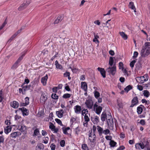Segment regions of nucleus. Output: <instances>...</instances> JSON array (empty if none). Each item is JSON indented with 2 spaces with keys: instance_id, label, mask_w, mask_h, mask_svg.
Segmentation results:
<instances>
[{
  "instance_id": "f257e3e1",
  "label": "nucleus",
  "mask_w": 150,
  "mask_h": 150,
  "mask_svg": "<svg viewBox=\"0 0 150 150\" xmlns=\"http://www.w3.org/2000/svg\"><path fill=\"white\" fill-rule=\"evenodd\" d=\"M97 129L98 132L99 134L101 135L102 134H104L105 135L110 134V131L108 129L103 130V128L99 126H97Z\"/></svg>"
},
{
  "instance_id": "f03ea898",
  "label": "nucleus",
  "mask_w": 150,
  "mask_h": 150,
  "mask_svg": "<svg viewBox=\"0 0 150 150\" xmlns=\"http://www.w3.org/2000/svg\"><path fill=\"white\" fill-rule=\"evenodd\" d=\"M107 123L108 128L112 129L113 127V121L111 115H108L107 118Z\"/></svg>"
},
{
  "instance_id": "7ed1b4c3",
  "label": "nucleus",
  "mask_w": 150,
  "mask_h": 150,
  "mask_svg": "<svg viewBox=\"0 0 150 150\" xmlns=\"http://www.w3.org/2000/svg\"><path fill=\"white\" fill-rule=\"evenodd\" d=\"M106 71L109 74L114 75L116 71V66L115 64L114 65L113 67H109L106 69Z\"/></svg>"
},
{
  "instance_id": "20e7f679",
  "label": "nucleus",
  "mask_w": 150,
  "mask_h": 150,
  "mask_svg": "<svg viewBox=\"0 0 150 150\" xmlns=\"http://www.w3.org/2000/svg\"><path fill=\"white\" fill-rule=\"evenodd\" d=\"M95 109L96 113L98 115H99L102 110L103 108L101 106H98V103L96 102L94 105V109Z\"/></svg>"
},
{
  "instance_id": "39448f33",
  "label": "nucleus",
  "mask_w": 150,
  "mask_h": 150,
  "mask_svg": "<svg viewBox=\"0 0 150 150\" xmlns=\"http://www.w3.org/2000/svg\"><path fill=\"white\" fill-rule=\"evenodd\" d=\"M47 98V94L46 92H42L40 98L41 103H44Z\"/></svg>"
},
{
  "instance_id": "423d86ee",
  "label": "nucleus",
  "mask_w": 150,
  "mask_h": 150,
  "mask_svg": "<svg viewBox=\"0 0 150 150\" xmlns=\"http://www.w3.org/2000/svg\"><path fill=\"white\" fill-rule=\"evenodd\" d=\"M17 111H21L23 115L24 116H27L28 115L29 111L25 108L23 107L22 108H19L16 112Z\"/></svg>"
},
{
  "instance_id": "0eeeda50",
  "label": "nucleus",
  "mask_w": 150,
  "mask_h": 150,
  "mask_svg": "<svg viewBox=\"0 0 150 150\" xmlns=\"http://www.w3.org/2000/svg\"><path fill=\"white\" fill-rule=\"evenodd\" d=\"M21 87L22 88H19V93H22L23 95L25 94L26 91L29 90L27 88L28 86H24V85L22 84L21 86Z\"/></svg>"
},
{
  "instance_id": "6e6552de",
  "label": "nucleus",
  "mask_w": 150,
  "mask_h": 150,
  "mask_svg": "<svg viewBox=\"0 0 150 150\" xmlns=\"http://www.w3.org/2000/svg\"><path fill=\"white\" fill-rule=\"evenodd\" d=\"M138 103L139 101L137 97V96L134 97L132 100L131 104L130 107L131 108L133 107L134 106L138 104Z\"/></svg>"
},
{
  "instance_id": "1a4fd4ad",
  "label": "nucleus",
  "mask_w": 150,
  "mask_h": 150,
  "mask_svg": "<svg viewBox=\"0 0 150 150\" xmlns=\"http://www.w3.org/2000/svg\"><path fill=\"white\" fill-rule=\"evenodd\" d=\"M145 49L146 50V54L148 55L150 54V42H146L144 44V47Z\"/></svg>"
},
{
  "instance_id": "9d476101",
  "label": "nucleus",
  "mask_w": 150,
  "mask_h": 150,
  "mask_svg": "<svg viewBox=\"0 0 150 150\" xmlns=\"http://www.w3.org/2000/svg\"><path fill=\"white\" fill-rule=\"evenodd\" d=\"M85 104L88 108L89 109L92 108L93 105L92 100L90 99L87 100H86Z\"/></svg>"
},
{
  "instance_id": "9b49d317",
  "label": "nucleus",
  "mask_w": 150,
  "mask_h": 150,
  "mask_svg": "<svg viewBox=\"0 0 150 150\" xmlns=\"http://www.w3.org/2000/svg\"><path fill=\"white\" fill-rule=\"evenodd\" d=\"M18 129L19 130L21 131L23 134H25L27 133V127L24 125L19 126L18 127Z\"/></svg>"
},
{
  "instance_id": "f8f14e48",
  "label": "nucleus",
  "mask_w": 150,
  "mask_h": 150,
  "mask_svg": "<svg viewBox=\"0 0 150 150\" xmlns=\"http://www.w3.org/2000/svg\"><path fill=\"white\" fill-rule=\"evenodd\" d=\"M29 98L28 97H26L25 98V103L21 102L20 103V104L21 105V106H26L27 105H29Z\"/></svg>"
},
{
  "instance_id": "ddd939ff",
  "label": "nucleus",
  "mask_w": 150,
  "mask_h": 150,
  "mask_svg": "<svg viewBox=\"0 0 150 150\" xmlns=\"http://www.w3.org/2000/svg\"><path fill=\"white\" fill-rule=\"evenodd\" d=\"M98 71L100 72V73L104 78L106 77V71L103 68L98 67L97 68Z\"/></svg>"
},
{
  "instance_id": "4468645a",
  "label": "nucleus",
  "mask_w": 150,
  "mask_h": 150,
  "mask_svg": "<svg viewBox=\"0 0 150 150\" xmlns=\"http://www.w3.org/2000/svg\"><path fill=\"white\" fill-rule=\"evenodd\" d=\"M11 107L15 109H16L19 106V103L18 102L16 101H13L10 103Z\"/></svg>"
},
{
  "instance_id": "2eb2a0df",
  "label": "nucleus",
  "mask_w": 150,
  "mask_h": 150,
  "mask_svg": "<svg viewBox=\"0 0 150 150\" xmlns=\"http://www.w3.org/2000/svg\"><path fill=\"white\" fill-rule=\"evenodd\" d=\"M74 134L76 136L78 137L81 132V128L79 126L75 128L74 131Z\"/></svg>"
},
{
  "instance_id": "dca6fc26",
  "label": "nucleus",
  "mask_w": 150,
  "mask_h": 150,
  "mask_svg": "<svg viewBox=\"0 0 150 150\" xmlns=\"http://www.w3.org/2000/svg\"><path fill=\"white\" fill-rule=\"evenodd\" d=\"M48 78V75L46 74L45 76L43 77L41 79V83L43 86H45L47 84V81Z\"/></svg>"
},
{
  "instance_id": "f3484780",
  "label": "nucleus",
  "mask_w": 150,
  "mask_h": 150,
  "mask_svg": "<svg viewBox=\"0 0 150 150\" xmlns=\"http://www.w3.org/2000/svg\"><path fill=\"white\" fill-rule=\"evenodd\" d=\"M75 112L76 114H79L81 113V107L79 105H77L74 107Z\"/></svg>"
},
{
  "instance_id": "a211bd4d",
  "label": "nucleus",
  "mask_w": 150,
  "mask_h": 150,
  "mask_svg": "<svg viewBox=\"0 0 150 150\" xmlns=\"http://www.w3.org/2000/svg\"><path fill=\"white\" fill-rule=\"evenodd\" d=\"M92 134L91 132L90 133L88 139L89 140H90L91 142L93 143H94L96 141L95 138L96 137V136L95 135V132H93V139H91V138H92Z\"/></svg>"
},
{
  "instance_id": "6ab92c4d",
  "label": "nucleus",
  "mask_w": 150,
  "mask_h": 150,
  "mask_svg": "<svg viewBox=\"0 0 150 150\" xmlns=\"http://www.w3.org/2000/svg\"><path fill=\"white\" fill-rule=\"evenodd\" d=\"M81 88L85 91H87L88 86L87 83L86 82L83 81L81 82Z\"/></svg>"
},
{
  "instance_id": "aec40b11",
  "label": "nucleus",
  "mask_w": 150,
  "mask_h": 150,
  "mask_svg": "<svg viewBox=\"0 0 150 150\" xmlns=\"http://www.w3.org/2000/svg\"><path fill=\"white\" fill-rule=\"evenodd\" d=\"M91 120L94 124H97L99 122V118L97 116H96L94 117H91Z\"/></svg>"
},
{
  "instance_id": "412c9836",
  "label": "nucleus",
  "mask_w": 150,
  "mask_h": 150,
  "mask_svg": "<svg viewBox=\"0 0 150 150\" xmlns=\"http://www.w3.org/2000/svg\"><path fill=\"white\" fill-rule=\"evenodd\" d=\"M64 112L62 109H61L59 110L56 112V113L57 116L59 118L63 117Z\"/></svg>"
},
{
  "instance_id": "4be33fe9",
  "label": "nucleus",
  "mask_w": 150,
  "mask_h": 150,
  "mask_svg": "<svg viewBox=\"0 0 150 150\" xmlns=\"http://www.w3.org/2000/svg\"><path fill=\"white\" fill-rule=\"evenodd\" d=\"M137 80H140L139 82L141 83H143L145 81H147L148 79H146L144 76L140 77H138L137 78Z\"/></svg>"
},
{
  "instance_id": "5701e85b",
  "label": "nucleus",
  "mask_w": 150,
  "mask_h": 150,
  "mask_svg": "<svg viewBox=\"0 0 150 150\" xmlns=\"http://www.w3.org/2000/svg\"><path fill=\"white\" fill-rule=\"evenodd\" d=\"M12 129L11 126H7L4 129V132L6 134H8L9 132H10Z\"/></svg>"
},
{
  "instance_id": "b1692460",
  "label": "nucleus",
  "mask_w": 150,
  "mask_h": 150,
  "mask_svg": "<svg viewBox=\"0 0 150 150\" xmlns=\"http://www.w3.org/2000/svg\"><path fill=\"white\" fill-rule=\"evenodd\" d=\"M142 107L144 108V107L143 105H140V106L137 107V112L138 114H141L142 112L143 108Z\"/></svg>"
},
{
  "instance_id": "393cba45",
  "label": "nucleus",
  "mask_w": 150,
  "mask_h": 150,
  "mask_svg": "<svg viewBox=\"0 0 150 150\" xmlns=\"http://www.w3.org/2000/svg\"><path fill=\"white\" fill-rule=\"evenodd\" d=\"M128 6L129 8L132 9V10H133L134 12H136V8L133 2L130 1L129 3Z\"/></svg>"
},
{
  "instance_id": "a878e982",
  "label": "nucleus",
  "mask_w": 150,
  "mask_h": 150,
  "mask_svg": "<svg viewBox=\"0 0 150 150\" xmlns=\"http://www.w3.org/2000/svg\"><path fill=\"white\" fill-rule=\"evenodd\" d=\"M19 63L16 61L11 67V69L14 70L16 69L19 66Z\"/></svg>"
},
{
  "instance_id": "bb28decb",
  "label": "nucleus",
  "mask_w": 150,
  "mask_h": 150,
  "mask_svg": "<svg viewBox=\"0 0 150 150\" xmlns=\"http://www.w3.org/2000/svg\"><path fill=\"white\" fill-rule=\"evenodd\" d=\"M55 65L57 69L62 70L63 69L62 66L58 63V61L56 60L55 61Z\"/></svg>"
},
{
  "instance_id": "cd10ccee",
  "label": "nucleus",
  "mask_w": 150,
  "mask_h": 150,
  "mask_svg": "<svg viewBox=\"0 0 150 150\" xmlns=\"http://www.w3.org/2000/svg\"><path fill=\"white\" fill-rule=\"evenodd\" d=\"M145 50H146L145 49L144 47V48L141 51V56L142 57H145L148 56V55H147V54H146V52H145Z\"/></svg>"
},
{
  "instance_id": "c85d7f7f",
  "label": "nucleus",
  "mask_w": 150,
  "mask_h": 150,
  "mask_svg": "<svg viewBox=\"0 0 150 150\" xmlns=\"http://www.w3.org/2000/svg\"><path fill=\"white\" fill-rule=\"evenodd\" d=\"M63 133L66 135H68L69 134L67 132V130L70 129V128L69 127H63L62 128Z\"/></svg>"
},
{
  "instance_id": "c756f323",
  "label": "nucleus",
  "mask_w": 150,
  "mask_h": 150,
  "mask_svg": "<svg viewBox=\"0 0 150 150\" xmlns=\"http://www.w3.org/2000/svg\"><path fill=\"white\" fill-rule=\"evenodd\" d=\"M63 17L61 16H59L54 21V24H57L60 22L63 19Z\"/></svg>"
},
{
  "instance_id": "7c9ffc66",
  "label": "nucleus",
  "mask_w": 150,
  "mask_h": 150,
  "mask_svg": "<svg viewBox=\"0 0 150 150\" xmlns=\"http://www.w3.org/2000/svg\"><path fill=\"white\" fill-rule=\"evenodd\" d=\"M4 99L3 92L2 89H1L0 91V103H1Z\"/></svg>"
},
{
  "instance_id": "2f4dec72",
  "label": "nucleus",
  "mask_w": 150,
  "mask_h": 150,
  "mask_svg": "<svg viewBox=\"0 0 150 150\" xmlns=\"http://www.w3.org/2000/svg\"><path fill=\"white\" fill-rule=\"evenodd\" d=\"M120 35L125 40H126L127 39V36L124 32H122L120 33Z\"/></svg>"
},
{
  "instance_id": "473e14b6",
  "label": "nucleus",
  "mask_w": 150,
  "mask_h": 150,
  "mask_svg": "<svg viewBox=\"0 0 150 150\" xmlns=\"http://www.w3.org/2000/svg\"><path fill=\"white\" fill-rule=\"evenodd\" d=\"M117 103L118 106L119 107V108H118L119 109L120 108H123V105L121 102L119 101L118 100H117Z\"/></svg>"
},
{
  "instance_id": "72a5a7b5",
  "label": "nucleus",
  "mask_w": 150,
  "mask_h": 150,
  "mask_svg": "<svg viewBox=\"0 0 150 150\" xmlns=\"http://www.w3.org/2000/svg\"><path fill=\"white\" fill-rule=\"evenodd\" d=\"M107 117L106 113H103L101 115V120L103 122L106 119H107Z\"/></svg>"
},
{
  "instance_id": "f704fd0d",
  "label": "nucleus",
  "mask_w": 150,
  "mask_h": 150,
  "mask_svg": "<svg viewBox=\"0 0 150 150\" xmlns=\"http://www.w3.org/2000/svg\"><path fill=\"white\" fill-rule=\"evenodd\" d=\"M71 95V94L68 93H65L63 95L62 98L64 99L68 98L70 97Z\"/></svg>"
},
{
  "instance_id": "c9c22d12",
  "label": "nucleus",
  "mask_w": 150,
  "mask_h": 150,
  "mask_svg": "<svg viewBox=\"0 0 150 150\" xmlns=\"http://www.w3.org/2000/svg\"><path fill=\"white\" fill-rule=\"evenodd\" d=\"M132 88V86L131 85H129L127 86L124 89L128 93L129 90Z\"/></svg>"
},
{
  "instance_id": "e433bc0d",
  "label": "nucleus",
  "mask_w": 150,
  "mask_h": 150,
  "mask_svg": "<svg viewBox=\"0 0 150 150\" xmlns=\"http://www.w3.org/2000/svg\"><path fill=\"white\" fill-rule=\"evenodd\" d=\"M93 93L95 98L96 99H98L100 96V94L99 92L95 90L94 91Z\"/></svg>"
},
{
  "instance_id": "4c0bfd02",
  "label": "nucleus",
  "mask_w": 150,
  "mask_h": 150,
  "mask_svg": "<svg viewBox=\"0 0 150 150\" xmlns=\"http://www.w3.org/2000/svg\"><path fill=\"white\" fill-rule=\"evenodd\" d=\"M117 144V143L116 142L112 140H111L109 143L110 145L112 147H114Z\"/></svg>"
},
{
  "instance_id": "58836bf2",
  "label": "nucleus",
  "mask_w": 150,
  "mask_h": 150,
  "mask_svg": "<svg viewBox=\"0 0 150 150\" xmlns=\"http://www.w3.org/2000/svg\"><path fill=\"white\" fill-rule=\"evenodd\" d=\"M81 148L83 150H89L87 145L86 144H84L82 145Z\"/></svg>"
},
{
  "instance_id": "ea45409f",
  "label": "nucleus",
  "mask_w": 150,
  "mask_h": 150,
  "mask_svg": "<svg viewBox=\"0 0 150 150\" xmlns=\"http://www.w3.org/2000/svg\"><path fill=\"white\" fill-rule=\"evenodd\" d=\"M113 61L114 60L113 57H110L109 60V64L110 66H112L113 64Z\"/></svg>"
},
{
  "instance_id": "a19ab883",
  "label": "nucleus",
  "mask_w": 150,
  "mask_h": 150,
  "mask_svg": "<svg viewBox=\"0 0 150 150\" xmlns=\"http://www.w3.org/2000/svg\"><path fill=\"white\" fill-rule=\"evenodd\" d=\"M39 133V130L38 128H36L35 129L33 133V136H37L38 133Z\"/></svg>"
},
{
  "instance_id": "79ce46f5",
  "label": "nucleus",
  "mask_w": 150,
  "mask_h": 150,
  "mask_svg": "<svg viewBox=\"0 0 150 150\" xmlns=\"http://www.w3.org/2000/svg\"><path fill=\"white\" fill-rule=\"evenodd\" d=\"M52 98L54 100H57L58 99L59 96L55 93H53L51 95Z\"/></svg>"
},
{
  "instance_id": "37998d69",
  "label": "nucleus",
  "mask_w": 150,
  "mask_h": 150,
  "mask_svg": "<svg viewBox=\"0 0 150 150\" xmlns=\"http://www.w3.org/2000/svg\"><path fill=\"white\" fill-rule=\"evenodd\" d=\"M143 94L146 97H148L150 95L149 92L147 90L144 91Z\"/></svg>"
},
{
  "instance_id": "c03bdc74",
  "label": "nucleus",
  "mask_w": 150,
  "mask_h": 150,
  "mask_svg": "<svg viewBox=\"0 0 150 150\" xmlns=\"http://www.w3.org/2000/svg\"><path fill=\"white\" fill-rule=\"evenodd\" d=\"M55 120L59 125H60V126H63L62 121L60 120L57 118H56L55 119Z\"/></svg>"
},
{
  "instance_id": "a18cd8bd",
  "label": "nucleus",
  "mask_w": 150,
  "mask_h": 150,
  "mask_svg": "<svg viewBox=\"0 0 150 150\" xmlns=\"http://www.w3.org/2000/svg\"><path fill=\"white\" fill-rule=\"evenodd\" d=\"M49 127L52 131H53V130L55 128V127L52 123L50 122Z\"/></svg>"
},
{
  "instance_id": "49530a36",
  "label": "nucleus",
  "mask_w": 150,
  "mask_h": 150,
  "mask_svg": "<svg viewBox=\"0 0 150 150\" xmlns=\"http://www.w3.org/2000/svg\"><path fill=\"white\" fill-rule=\"evenodd\" d=\"M17 36V34L15 33L9 39L8 41V42H10L16 36Z\"/></svg>"
},
{
  "instance_id": "de8ad7c7",
  "label": "nucleus",
  "mask_w": 150,
  "mask_h": 150,
  "mask_svg": "<svg viewBox=\"0 0 150 150\" xmlns=\"http://www.w3.org/2000/svg\"><path fill=\"white\" fill-rule=\"evenodd\" d=\"M136 61L135 60H133L131 62L130 64V66L131 67L132 69H133L134 67V65Z\"/></svg>"
},
{
  "instance_id": "09e8293b",
  "label": "nucleus",
  "mask_w": 150,
  "mask_h": 150,
  "mask_svg": "<svg viewBox=\"0 0 150 150\" xmlns=\"http://www.w3.org/2000/svg\"><path fill=\"white\" fill-rule=\"evenodd\" d=\"M49 138L47 137H45L43 138V143L45 144H47L48 142Z\"/></svg>"
},
{
  "instance_id": "8fccbe9b",
  "label": "nucleus",
  "mask_w": 150,
  "mask_h": 150,
  "mask_svg": "<svg viewBox=\"0 0 150 150\" xmlns=\"http://www.w3.org/2000/svg\"><path fill=\"white\" fill-rule=\"evenodd\" d=\"M17 133L18 132H17L11 133V137L13 138H16L18 135Z\"/></svg>"
},
{
  "instance_id": "3c124183",
  "label": "nucleus",
  "mask_w": 150,
  "mask_h": 150,
  "mask_svg": "<svg viewBox=\"0 0 150 150\" xmlns=\"http://www.w3.org/2000/svg\"><path fill=\"white\" fill-rule=\"evenodd\" d=\"M88 112V110L86 109H84L82 111V115H84L85 114V115H87Z\"/></svg>"
},
{
  "instance_id": "603ef678",
  "label": "nucleus",
  "mask_w": 150,
  "mask_h": 150,
  "mask_svg": "<svg viewBox=\"0 0 150 150\" xmlns=\"http://www.w3.org/2000/svg\"><path fill=\"white\" fill-rule=\"evenodd\" d=\"M5 123L7 126H11V123L10 120L6 119L5 120Z\"/></svg>"
},
{
  "instance_id": "864d4df0",
  "label": "nucleus",
  "mask_w": 150,
  "mask_h": 150,
  "mask_svg": "<svg viewBox=\"0 0 150 150\" xmlns=\"http://www.w3.org/2000/svg\"><path fill=\"white\" fill-rule=\"evenodd\" d=\"M76 120V119L73 117H72L70 120L71 123L72 125L74 122Z\"/></svg>"
},
{
  "instance_id": "5fc2aeb1",
  "label": "nucleus",
  "mask_w": 150,
  "mask_h": 150,
  "mask_svg": "<svg viewBox=\"0 0 150 150\" xmlns=\"http://www.w3.org/2000/svg\"><path fill=\"white\" fill-rule=\"evenodd\" d=\"M70 75V73L67 71L64 74L63 76L64 77H67L68 76H69V75Z\"/></svg>"
},
{
  "instance_id": "6e6d98bb",
  "label": "nucleus",
  "mask_w": 150,
  "mask_h": 150,
  "mask_svg": "<svg viewBox=\"0 0 150 150\" xmlns=\"http://www.w3.org/2000/svg\"><path fill=\"white\" fill-rule=\"evenodd\" d=\"M139 123L142 125H144L146 124V122L143 119L141 120Z\"/></svg>"
},
{
  "instance_id": "4d7b16f0",
  "label": "nucleus",
  "mask_w": 150,
  "mask_h": 150,
  "mask_svg": "<svg viewBox=\"0 0 150 150\" xmlns=\"http://www.w3.org/2000/svg\"><path fill=\"white\" fill-rule=\"evenodd\" d=\"M84 119L85 121L89 122L90 120V118L87 115H85Z\"/></svg>"
},
{
  "instance_id": "13d9d810",
  "label": "nucleus",
  "mask_w": 150,
  "mask_h": 150,
  "mask_svg": "<svg viewBox=\"0 0 150 150\" xmlns=\"http://www.w3.org/2000/svg\"><path fill=\"white\" fill-rule=\"evenodd\" d=\"M65 145V141L64 140H62L60 142V145L62 147H64Z\"/></svg>"
},
{
  "instance_id": "bf43d9fd",
  "label": "nucleus",
  "mask_w": 150,
  "mask_h": 150,
  "mask_svg": "<svg viewBox=\"0 0 150 150\" xmlns=\"http://www.w3.org/2000/svg\"><path fill=\"white\" fill-rule=\"evenodd\" d=\"M48 52V51L47 49H44L42 52V54L43 55L47 54Z\"/></svg>"
},
{
  "instance_id": "052dcab7",
  "label": "nucleus",
  "mask_w": 150,
  "mask_h": 150,
  "mask_svg": "<svg viewBox=\"0 0 150 150\" xmlns=\"http://www.w3.org/2000/svg\"><path fill=\"white\" fill-rule=\"evenodd\" d=\"M30 82L29 80L25 78V79L24 82L22 84L23 85H25V84H28Z\"/></svg>"
},
{
  "instance_id": "680f3d73",
  "label": "nucleus",
  "mask_w": 150,
  "mask_h": 150,
  "mask_svg": "<svg viewBox=\"0 0 150 150\" xmlns=\"http://www.w3.org/2000/svg\"><path fill=\"white\" fill-rule=\"evenodd\" d=\"M50 147L52 150H55L56 148V145L52 143L50 145Z\"/></svg>"
},
{
  "instance_id": "e2e57ef3",
  "label": "nucleus",
  "mask_w": 150,
  "mask_h": 150,
  "mask_svg": "<svg viewBox=\"0 0 150 150\" xmlns=\"http://www.w3.org/2000/svg\"><path fill=\"white\" fill-rule=\"evenodd\" d=\"M119 69H122L123 68V64L122 62H120L119 63Z\"/></svg>"
},
{
  "instance_id": "0e129e2a",
  "label": "nucleus",
  "mask_w": 150,
  "mask_h": 150,
  "mask_svg": "<svg viewBox=\"0 0 150 150\" xmlns=\"http://www.w3.org/2000/svg\"><path fill=\"white\" fill-rule=\"evenodd\" d=\"M138 53L137 52H134V55L133 56V58L134 59L136 58L138 56Z\"/></svg>"
},
{
  "instance_id": "69168bd1",
  "label": "nucleus",
  "mask_w": 150,
  "mask_h": 150,
  "mask_svg": "<svg viewBox=\"0 0 150 150\" xmlns=\"http://www.w3.org/2000/svg\"><path fill=\"white\" fill-rule=\"evenodd\" d=\"M105 138L107 140H111L112 139V137L111 136H108L107 135L105 137Z\"/></svg>"
},
{
  "instance_id": "338daca9",
  "label": "nucleus",
  "mask_w": 150,
  "mask_h": 150,
  "mask_svg": "<svg viewBox=\"0 0 150 150\" xmlns=\"http://www.w3.org/2000/svg\"><path fill=\"white\" fill-rule=\"evenodd\" d=\"M38 147L40 149H43L44 148V145L42 143H40L38 144Z\"/></svg>"
},
{
  "instance_id": "774afa93",
  "label": "nucleus",
  "mask_w": 150,
  "mask_h": 150,
  "mask_svg": "<svg viewBox=\"0 0 150 150\" xmlns=\"http://www.w3.org/2000/svg\"><path fill=\"white\" fill-rule=\"evenodd\" d=\"M125 149V147L124 146H121L118 148L117 150H123Z\"/></svg>"
}]
</instances>
